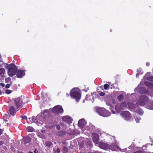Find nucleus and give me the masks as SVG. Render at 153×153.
Returning <instances> with one entry per match:
<instances>
[{
  "instance_id": "nucleus-29",
  "label": "nucleus",
  "mask_w": 153,
  "mask_h": 153,
  "mask_svg": "<svg viewBox=\"0 0 153 153\" xmlns=\"http://www.w3.org/2000/svg\"><path fill=\"white\" fill-rule=\"evenodd\" d=\"M11 80V78L10 77L6 78L5 79V82L7 83H8Z\"/></svg>"
},
{
  "instance_id": "nucleus-14",
  "label": "nucleus",
  "mask_w": 153,
  "mask_h": 153,
  "mask_svg": "<svg viewBox=\"0 0 153 153\" xmlns=\"http://www.w3.org/2000/svg\"><path fill=\"white\" fill-rule=\"evenodd\" d=\"M147 108L149 109L153 110V101H150L147 105Z\"/></svg>"
},
{
  "instance_id": "nucleus-42",
  "label": "nucleus",
  "mask_w": 153,
  "mask_h": 153,
  "mask_svg": "<svg viewBox=\"0 0 153 153\" xmlns=\"http://www.w3.org/2000/svg\"><path fill=\"white\" fill-rule=\"evenodd\" d=\"M0 85L2 86V87H4L5 86V85L3 83H0Z\"/></svg>"
},
{
  "instance_id": "nucleus-52",
  "label": "nucleus",
  "mask_w": 153,
  "mask_h": 153,
  "mask_svg": "<svg viewBox=\"0 0 153 153\" xmlns=\"http://www.w3.org/2000/svg\"><path fill=\"white\" fill-rule=\"evenodd\" d=\"M21 153H23V152H21Z\"/></svg>"
},
{
  "instance_id": "nucleus-47",
  "label": "nucleus",
  "mask_w": 153,
  "mask_h": 153,
  "mask_svg": "<svg viewBox=\"0 0 153 153\" xmlns=\"http://www.w3.org/2000/svg\"><path fill=\"white\" fill-rule=\"evenodd\" d=\"M4 149L5 150H6L7 149V148L6 147H4Z\"/></svg>"
},
{
  "instance_id": "nucleus-13",
  "label": "nucleus",
  "mask_w": 153,
  "mask_h": 153,
  "mask_svg": "<svg viewBox=\"0 0 153 153\" xmlns=\"http://www.w3.org/2000/svg\"><path fill=\"white\" fill-rule=\"evenodd\" d=\"M115 109L116 111L118 113H119L120 111L124 109L122 106L120 104H117L115 106Z\"/></svg>"
},
{
  "instance_id": "nucleus-25",
  "label": "nucleus",
  "mask_w": 153,
  "mask_h": 153,
  "mask_svg": "<svg viewBox=\"0 0 153 153\" xmlns=\"http://www.w3.org/2000/svg\"><path fill=\"white\" fill-rule=\"evenodd\" d=\"M31 119L32 120V121L31 122V123L35 122L37 120V117H36L33 116L32 117Z\"/></svg>"
},
{
  "instance_id": "nucleus-36",
  "label": "nucleus",
  "mask_w": 153,
  "mask_h": 153,
  "mask_svg": "<svg viewBox=\"0 0 153 153\" xmlns=\"http://www.w3.org/2000/svg\"><path fill=\"white\" fill-rule=\"evenodd\" d=\"M10 84H7L5 86V87L6 88H10Z\"/></svg>"
},
{
  "instance_id": "nucleus-43",
  "label": "nucleus",
  "mask_w": 153,
  "mask_h": 153,
  "mask_svg": "<svg viewBox=\"0 0 153 153\" xmlns=\"http://www.w3.org/2000/svg\"><path fill=\"white\" fill-rule=\"evenodd\" d=\"M133 153H141V151H137V152H134Z\"/></svg>"
},
{
  "instance_id": "nucleus-22",
  "label": "nucleus",
  "mask_w": 153,
  "mask_h": 153,
  "mask_svg": "<svg viewBox=\"0 0 153 153\" xmlns=\"http://www.w3.org/2000/svg\"><path fill=\"white\" fill-rule=\"evenodd\" d=\"M45 144L47 146L50 147L53 144L51 142L47 141L46 142Z\"/></svg>"
},
{
  "instance_id": "nucleus-18",
  "label": "nucleus",
  "mask_w": 153,
  "mask_h": 153,
  "mask_svg": "<svg viewBox=\"0 0 153 153\" xmlns=\"http://www.w3.org/2000/svg\"><path fill=\"white\" fill-rule=\"evenodd\" d=\"M27 131L29 132H32L34 131V128L31 126L27 127L26 128Z\"/></svg>"
},
{
  "instance_id": "nucleus-38",
  "label": "nucleus",
  "mask_w": 153,
  "mask_h": 153,
  "mask_svg": "<svg viewBox=\"0 0 153 153\" xmlns=\"http://www.w3.org/2000/svg\"><path fill=\"white\" fill-rule=\"evenodd\" d=\"M4 142L2 141H0V146H1L2 145L4 144Z\"/></svg>"
},
{
  "instance_id": "nucleus-1",
  "label": "nucleus",
  "mask_w": 153,
  "mask_h": 153,
  "mask_svg": "<svg viewBox=\"0 0 153 153\" xmlns=\"http://www.w3.org/2000/svg\"><path fill=\"white\" fill-rule=\"evenodd\" d=\"M14 105L17 111L19 110L23 106V104L27 103L28 102L27 97L21 96L14 99Z\"/></svg>"
},
{
  "instance_id": "nucleus-45",
  "label": "nucleus",
  "mask_w": 153,
  "mask_h": 153,
  "mask_svg": "<svg viewBox=\"0 0 153 153\" xmlns=\"http://www.w3.org/2000/svg\"><path fill=\"white\" fill-rule=\"evenodd\" d=\"M34 153H38V151H37V150L36 149H35L34 151Z\"/></svg>"
},
{
  "instance_id": "nucleus-28",
  "label": "nucleus",
  "mask_w": 153,
  "mask_h": 153,
  "mask_svg": "<svg viewBox=\"0 0 153 153\" xmlns=\"http://www.w3.org/2000/svg\"><path fill=\"white\" fill-rule=\"evenodd\" d=\"M109 87V85L108 84H105L104 85V88L105 90H107Z\"/></svg>"
},
{
  "instance_id": "nucleus-32",
  "label": "nucleus",
  "mask_w": 153,
  "mask_h": 153,
  "mask_svg": "<svg viewBox=\"0 0 153 153\" xmlns=\"http://www.w3.org/2000/svg\"><path fill=\"white\" fill-rule=\"evenodd\" d=\"M99 92V95L100 96H104L105 94V93L104 92L100 91Z\"/></svg>"
},
{
  "instance_id": "nucleus-24",
  "label": "nucleus",
  "mask_w": 153,
  "mask_h": 153,
  "mask_svg": "<svg viewBox=\"0 0 153 153\" xmlns=\"http://www.w3.org/2000/svg\"><path fill=\"white\" fill-rule=\"evenodd\" d=\"M9 117V116L7 114H5L4 116V120L5 121H7V120L6 119H8Z\"/></svg>"
},
{
  "instance_id": "nucleus-12",
  "label": "nucleus",
  "mask_w": 153,
  "mask_h": 153,
  "mask_svg": "<svg viewBox=\"0 0 153 153\" xmlns=\"http://www.w3.org/2000/svg\"><path fill=\"white\" fill-rule=\"evenodd\" d=\"M14 108V107L13 106H11L10 107L9 109V111L10 115L12 116H13L16 114V111Z\"/></svg>"
},
{
  "instance_id": "nucleus-27",
  "label": "nucleus",
  "mask_w": 153,
  "mask_h": 153,
  "mask_svg": "<svg viewBox=\"0 0 153 153\" xmlns=\"http://www.w3.org/2000/svg\"><path fill=\"white\" fill-rule=\"evenodd\" d=\"M146 79L148 81L153 82V76H150L146 78Z\"/></svg>"
},
{
  "instance_id": "nucleus-21",
  "label": "nucleus",
  "mask_w": 153,
  "mask_h": 153,
  "mask_svg": "<svg viewBox=\"0 0 153 153\" xmlns=\"http://www.w3.org/2000/svg\"><path fill=\"white\" fill-rule=\"evenodd\" d=\"M120 104L124 109H126L127 107L126 104L125 102H122Z\"/></svg>"
},
{
  "instance_id": "nucleus-3",
  "label": "nucleus",
  "mask_w": 153,
  "mask_h": 153,
  "mask_svg": "<svg viewBox=\"0 0 153 153\" xmlns=\"http://www.w3.org/2000/svg\"><path fill=\"white\" fill-rule=\"evenodd\" d=\"M96 111L99 114L103 117H108L111 115L110 112L104 108H97L96 109Z\"/></svg>"
},
{
  "instance_id": "nucleus-4",
  "label": "nucleus",
  "mask_w": 153,
  "mask_h": 153,
  "mask_svg": "<svg viewBox=\"0 0 153 153\" xmlns=\"http://www.w3.org/2000/svg\"><path fill=\"white\" fill-rule=\"evenodd\" d=\"M17 70L16 66L13 64H11L8 68V74L9 76L12 77L16 74Z\"/></svg>"
},
{
  "instance_id": "nucleus-30",
  "label": "nucleus",
  "mask_w": 153,
  "mask_h": 153,
  "mask_svg": "<svg viewBox=\"0 0 153 153\" xmlns=\"http://www.w3.org/2000/svg\"><path fill=\"white\" fill-rule=\"evenodd\" d=\"M5 92L6 94H9L11 93L12 91L11 90L7 89L6 90Z\"/></svg>"
},
{
  "instance_id": "nucleus-34",
  "label": "nucleus",
  "mask_w": 153,
  "mask_h": 153,
  "mask_svg": "<svg viewBox=\"0 0 153 153\" xmlns=\"http://www.w3.org/2000/svg\"><path fill=\"white\" fill-rule=\"evenodd\" d=\"M55 152L56 153H59L60 152V149L59 148H57L56 151H55Z\"/></svg>"
},
{
  "instance_id": "nucleus-23",
  "label": "nucleus",
  "mask_w": 153,
  "mask_h": 153,
  "mask_svg": "<svg viewBox=\"0 0 153 153\" xmlns=\"http://www.w3.org/2000/svg\"><path fill=\"white\" fill-rule=\"evenodd\" d=\"M68 149L66 147L64 146L63 148V152L64 153H66L68 151Z\"/></svg>"
},
{
  "instance_id": "nucleus-19",
  "label": "nucleus",
  "mask_w": 153,
  "mask_h": 153,
  "mask_svg": "<svg viewBox=\"0 0 153 153\" xmlns=\"http://www.w3.org/2000/svg\"><path fill=\"white\" fill-rule=\"evenodd\" d=\"M49 113V111L48 110H44L42 113V116L44 117V116H46Z\"/></svg>"
},
{
  "instance_id": "nucleus-31",
  "label": "nucleus",
  "mask_w": 153,
  "mask_h": 153,
  "mask_svg": "<svg viewBox=\"0 0 153 153\" xmlns=\"http://www.w3.org/2000/svg\"><path fill=\"white\" fill-rule=\"evenodd\" d=\"M141 89H142L143 90V92L142 93L144 94H146V88H142Z\"/></svg>"
},
{
  "instance_id": "nucleus-2",
  "label": "nucleus",
  "mask_w": 153,
  "mask_h": 153,
  "mask_svg": "<svg viewBox=\"0 0 153 153\" xmlns=\"http://www.w3.org/2000/svg\"><path fill=\"white\" fill-rule=\"evenodd\" d=\"M99 146L102 149L105 150L108 149L112 151H115L116 147H117L115 143H113L111 145H109L107 143H105L102 141L99 143Z\"/></svg>"
},
{
  "instance_id": "nucleus-7",
  "label": "nucleus",
  "mask_w": 153,
  "mask_h": 153,
  "mask_svg": "<svg viewBox=\"0 0 153 153\" xmlns=\"http://www.w3.org/2000/svg\"><path fill=\"white\" fill-rule=\"evenodd\" d=\"M148 100V97L145 95H142L140 97L138 104L140 106H144Z\"/></svg>"
},
{
  "instance_id": "nucleus-41",
  "label": "nucleus",
  "mask_w": 153,
  "mask_h": 153,
  "mask_svg": "<svg viewBox=\"0 0 153 153\" xmlns=\"http://www.w3.org/2000/svg\"><path fill=\"white\" fill-rule=\"evenodd\" d=\"M146 65L147 66H149L150 65V63L148 62H146Z\"/></svg>"
},
{
  "instance_id": "nucleus-15",
  "label": "nucleus",
  "mask_w": 153,
  "mask_h": 153,
  "mask_svg": "<svg viewBox=\"0 0 153 153\" xmlns=\"http://www.w3.org/2000/svg\"><path fill=\"white\" fill-rule=\"evenodd\" d=\"M145 85L150 88H153V83L148 82H144Z\"/></svg>"
},
{
  "instance_id": "nucleus-51",
  "label": "nucleus",
  "mask_w": 153,
  "mask_h": 153,
  "mask_svg": "<svg viewBox=\"0 0 153 153\" xmlns=\"http://www.w3.org/2000/svg\"><path fill=\"white\" fill-rule=\"evenodd\" d=\"M29 120H30L31 119V118H29Z\"/></svg>"
},
{
  "instance_id": "nucleus-9",
  "label": "nucleus",
  "mask_w": 153,
  "mask_h": 153,
  "mask_svg": "<svg viewBox=\"0 0 153 153\" xmlns=\"http://www.w3.org/2000/svg\"><path fill=\"white\" fill-rule=\"evenodd\" d=\"M92 135L93 136L92 139L93 142L96 144H99V135L96 133H93Z\"/></svg>"
},
{
  "instance_id": "nucleus-26",
  "label": "nucleus",
  "mask_w": 153,
  "mask_h": 153,
  "mask_svg": "<svg viewBox=\"0 0 153 153\" xmlns=\"http://www.w3.org/2000/svg\"><path fill=\"white\" fill-rule=\"evenodd\" d=\"M123 97V95L122 94L120 95L117 97V99L120 101H121V99Z\"/></svg>"
},
{
  "instance_id": "nucleus-50",
  "label": "nucleus",
  "mask_w": 153,
  "mask_h": 153,
  "mask_svg": "<svg viewBox=\"0 0 153 153\" xmlns=\"http://www.w3.org/2000/svg\"><path fill=\"white\" fill-rule=\"evenodd\" d=\"M83 102H85V100H83Z\"/></svg>"
},
{
  "instance_id": "nucleus-40",
  "label": "nucleus",
  "mask_w": 153,
  "mask_h": 153,
  "mask_svg": "<svg viewBox=\"0 0 153 153\" xmlns=\"http://www.w3.org/2000/svg\"><path fill=\"white\" fill-rule=\"evenodd\" d=\"M10 149L12 151H14L15 149L14 147L12 146L11 147Z\"/></svg>"
},
{
  "instance_id": "nucleus-49",
  "label": "nucleus",
  "mask_w": 153,
  "mask_h": 153,
  "mask_svg": "<svg viewBox=\"0 0 153 153\" xmlns=\"http://www.w3.org/2000/svg\"><path fill=\"white\" fill-rule=\"evenodd\" d=\"M28 153H33V152H29Z\"/></svg>"
},
{
  "instance_id": "nucleus-10",
  "label": "nucleus",
  "mask_w": 153,
  "mask_h": 153,
  "mask_svg": "<svg viewBox=\"0 0 153 153\" xmlns=\"http://www.w3.org/2000/svg\"><path fill=\"white\" fill-rule=\"evenodd\" d=\"M16 74L18 78H21L25 75V71L19 70H17Z\"/></svg>"
},
{
  "instance_id": "nucleus-44",
  "label": "nucleus",
  "mask_w": 153,
  "mask_h": 153,
  "mask_svg": "<svg viewBox=\"0 0 153 153\" xmlns=\"http://www.w3.org/2000/svg\"><path fill=\"white\" fill-rule=\"evenodd\" d=\"M140 73H137L136 74V76L137 77H138L139 76Z\"/></svg>"
},
{
  "instance_id": "nucleus-11",
  "label": "nucleus",
  "mask_w": 153,
  "mask_h": 153,
  "mask_svg": "<svg viewBox=\"0 0 153 153\" xmlns=\"http://www.w3.org/2000/svg\"><path fill=\"white\" fill-rule=\"evenodd\" d=\"M63 121L67 123H70L72 122V119L71 117L68 116L63 117H62Z\"/></svg>"
},
{
  "instance_id": "nucleus-46",
  "label": "nucleus",
  "mask_w": 153,
  "mask_h": 153,
  "mask_svg": "<svg viewBox=\"0 0 153 153\" xmlns=\"http://www.w3.org/2000/svg\"><path fill=\"white\" fill-rule=\"evenodd\" d=\"M136 121L137 123H138L139 121V120L136 119Z\"/></svg>"
},
{
  "instance_id": "nucleus-48",
  "label": "nucleus",
  "mask_w": 153,
  "mask_h": 153,
  "mask_svg": "<svg viewBox=\"0 0 153 153\" xmlns=\"http://www.w3.org/2000/svg\"><path fill=\"white\" fill-rule=\"evenodd\" d=\"M2 94V93L1 91V90H0V95H1Z\"/></svg>"
},
{
  "instance_id": "nucleus-6",
  "label": "nucleus",
  "mask_w": 153,
  "mask_h": 153,
  "mask_svg": "<svg viewBox=\"0 0 153 153\" xmlns=\"http://www.w3.org/2000/svg\"><path fill=\"white\" fill-rule=\"evenodd\" d=\"M63 111L62 107L59 105L55 106L52 108L51 110L52 113L56 114H62L63 113Z\"/></svg>"
},
{
  "instance_id": "nucleus-8",
  "label": "nucleus",
  "mask_w": 153,
  "mask_h": 153,
  "mask_svg": "<svg viewBox=\"0 0 153 153\" xmlns=\"http://www.w3.org/2000/svg\"><path fill=\"white\" fill-rule=\"evenodd\" d=\"M120 114L121 116L126 120H128L131 117L130 112L127 111H125L121 113Z\"/></svg>"
},
{
  "instance_id": "nucleus-39",
  "label": "nucleus",
  "mask_w": 153,
  "mask_h": 153,
  "mask_svg": "<svg viewBox=\"0 0 153 153\" xmlns=\"http://www.w3.org/2000/svg\"><path fill=\"white\" fill-rule=\"evenodd\" d=\"M3 130L0 128V135H1L3 133Z\"/></svg>"
},
{
  "instance_id": "nucleus-5",
  "label": "nucleus",
  "mask_w": 153,
  "mask_h": 153,
  "mask_svg": "<svg viewBox=\"0 0 153 153\" xmlns=\"http://www.w3.org/2000/svg\"><path fill=\"white\" fill-rule=\"evenodd\" d=\"M70 95L78 102L81 98V94L79 91L73 89L70 92Z\"/></svg>"
},
{
  "instance_id": "nucleus-33",
  "label": "nucleus",
  "mask_w": 153,
  "mask_h": 153,
  "mask_svg": "<svg viewBox=\"0 0 153 153\" xmlns=\"http://www.w3.org/2000/svg\"><path fill=\"white\" fill-rule=\"evenodd\" d=\"M21 117L22 118H23V119H25V120L27 119V117L25 115L21 116Z\"/></svg>"
},
{
  "instance_id": "nucleus-17",
  "label": "nucleus",
  "mask_w": 153,
  "mask_h": 153,
  "mask_svg": "<svg viewBox=\"0 0 153 153\" xmlns=\"http://www.w3.org/2000/svg\"><path fill=\"white\" fill-rule=\"evenodd\" d=\"M65 134L66 132L65 131H58L56 135L57 136H59L60 137H62Z\"/></svg>"
},
{
  "instance_id": "nucleus-20",
  "label": "nucleus",
  "mask_w": 153,
  "mask_h": 153,
  "mask_svg": "<svg viewBox=\"0 0 153 153\" xmlns=\"http://www.w3.org/2000/svg\"><path fill=\"white\" fill-rule=\"evenodd\" d=\"M5 72V70L4 68H0V75H3Z\"/></svg>"
},
{
  "instance_id": "nucleus-35",
  "label": "nucleus",
  "mask_w": 153,
  "mask_h": 153,
  "mask_svg": "<svg viewBox=\"0 0 153 153\" xmlns=\"http://www.w3.org/2000/svg\"><path fill=\"white\" fill-rule=\"evenodd\" d=\"M56 129L58 130H59L60 129V127L59 125H56Z\"/></svg>"
},
{
  "instance_id": "nucleus-16",
  "label": "nucleus",
  "mask_w": 153,
  "mask_h": 153,
  "mask_svg": "<svg viewBox=\"0 0 153 153\" xmlns=\"http://www.w3.org/2000/svg\"><path fill=\"white\" fill-rule=\"evenodd\" d=\"M84 125V120L82 119L79 120L78 122V126L81 128H82L83 127Z\"/></svg>"
},
{
  "instance_id": "nucleus-37",
  "label": "nucleus",
  "mask_w": 153,
  "mask_h": 153,
  "mask_svg": "<svg viewBox=\"0 0 153 153\" xmlns=\"http://www.w3.org/2000/svg\"><path fill=\"white\" fill-rule=\"evenodd\" d=\"M89 97H90V95H87L85 97V100H88V98Z\"/></svg>"
}]
</instances>
